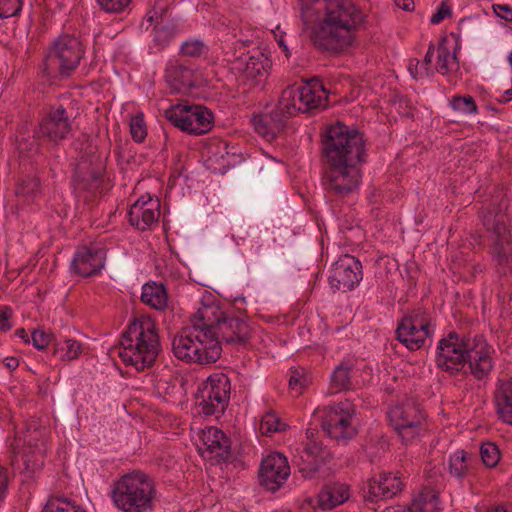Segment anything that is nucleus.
Instances as JSON below:
<instances>
[{
    "instance_id": "3c124183",
    "label": "nucleus",
    "mask_w": 512,
    "mask_h": 512,
    "mask_svg": "<svg viewBox=\"0 0 512 512\" xmlns=\"http://www.w3.org/2000/svg\"><path fill=\"white\" fill-rule=\"evenodd\" d=\"M451 106L455 111L463 114L477 113V104L474 98L470 95H456L451 100Z\"/></svg>"
},
{
    "instance_id": "e433bc0d",
    "label": "nucleus",
    "mask_w": 512,
    "mask_h": 512,
    "mask_svg": "<svg viewBox=\"0 0 512 512\" xmlns=\"http://www.w3.org/2000/svg\"><path fill=\"white\" fill-rule=\"evenodd\" d=\"M301 102L299 85L294 84L286 87L282 91L277 104L292 118L301 112V110H298Z\"/></svg>"
},
{
    "instance_id": "b1692460",
    "label": "nucleus",
    "mask_w": 512,
    "mask_h": 512,
    "mask_svg": "<svg viewBox=\"0 0 512 512\" xmlns=\"http://www.w3.org/2000/svg\"><path fill=\"white\" fill-rule=\"evenodd\" d=\"M310 39L314 46L331 54L347 51L355 41L354 34H310Z\"/></svg>"
},
{
    "instance_id": "aec40b11",
    "label": "nucleus",
    "mask_w": 512,
    "mask_h": 512,
    "mask_svg": "<svg viewBox=\"0 0 512 512\" xmlns=\"http://www.w3.org/2000/svg\"><path fill=\"white\" fill-rule=\"evenodd\" d=\"M227 313L217 303L203 304L193 315L190 327L197 328L216 340L214 334Z\"/></svg>"
},
{
    "instance_id": "09e8293b",
    "label": "nucleus",
    "mask_w": 512,
    "mask_h": 512,
    "mask_svg": "<svg viewBox=\"0 0 512 512\" xmlns=\"http://www.w3.org/2000/svg\"><path fill=\"white\" fill-rule=\"evenodd\" d=\"M40 181L35 176H25L16 187V194L33 198L39 192Z\"/></svg>"
},
{
    "instance_id": "c9c22d12",
    "label": "nucleus",
    "mask_w": 512,
    "mask_h": 512,
    "mask_svg": "<svg viewBox=\"0 0 512 512\" xmlns=\"http://www.w3.org/2000/svg\"><path fill=\"white\" fill-rule=\"evenodd\" d=\"M294 463L304 478H312L319 471L323 459L302 449L294 456Z\"/></svg>"
},
{
    "instance_id": "39448f33",
    "label": "nucleus",
    "mask_w": 512,
    "mask_h": 512,
    "mask_svg": "<svg viewBox=\"0 0 512 512\" xmlns=\"http://www.w3.org/2000/svg\"><path fill=\"white\" fill-rule=\"evenodd\" d=\"M207 335L197 328H183L172 341L175 357L187 363H215L221 357L222 347Z\"/></svg>"
},
{
    "instance_id": "2eb2a0df",
    "label": "nucleus",
    "mask_w": 512,
    "mask_h": 512,
    "mask_svg": "<svg viewBox=\"0 0 512 512\" xmlns=\"http://www.w3.org/2000/svg\"><path fill=\"white\" fill-rule=\"evenodd\" d=\"M290 475V466L287 458L274 452L263 458L258 477L261 486L269 491H277Z\"/></svg>"
},
{
    "instance_id": "423d86ee",
    "label": "nucleus",
    "mask_w": 512,
    "mask_h": 512,
    "mask_svg": "<svg viewBox=\"0 0 512 512\" xmlns=\"http://www.w3.org/2000/svg\"><path fill=\"white\" fill-rule=\"evenodd\" d=\"M323 432L339 445H346L358 434L354 424L356 407L348 399L318 408Z\"/></svg>"
},
{
    "instance_id": "1a4fd4ad",
    "label": "nucleus",
    "mask_w": 512,
    "mask_h": 512,
    "mask_svg": "<svg viewBox=\"0 0 512 512\" xmlns=\"http://www.w3.org/2000/svg\"><path fill=\"white\" fill-rule=\"evenodd\" d=\"M474 338L465 334H458L455 331L449 332L439 340L435 352V365L438 369L455 376L460 372L465 374L466 358L472 348Z\"/></svg>"
},
{
    "instance_id": "4be33fe9",
    "label": "nucleus",
    "mask_w": 512,
    "mask_h": 512,
    "mask_svg": "<svg viewBox=\"0 0 512 512\" xmlns=\"http://www.w3.org/2000/svg\"><path fill=\"white\" fill-rule=\"evenodd\" d=\"M165 81L177 93H188L196 86L194 71L177 61L170 62L166 67Z\"/></svg>"
},
{
    "instance_id": "bf43d9fd",
    "label": "nucleus",
    "mask_w": 512,
    "mask_h": 512,
    "mask_svg": "<svg viewBox=\"0 0 512 512\" xmlns=\"http://www.w3.org/2000/svg\"><path fill=\"white\" fill-rule=\"evenodd\" d=\"M132 0H97L99 6L106 12L119 13L124 11Z\"/></svg>"
},
{
    "instance_id": "864d4df0",
    "label": "nucleus",
    "mask_w": 512,
    "mask_h": 512,
    "mask_svg": "<svg viewBox=\"0 0 512 512\" xmlns=\"http://www.w3.org/2000/svg\"><path fill=\"white\" fill-rule=\"evenodd\" d=\"M64 350H59L60 359L62 361H72L77 359L82 353V345L74 339H60Z\"/></svg>"
},
{
    "instance_id": "cd10ccee",
    "label": "nucleus",
    "mask_w": 512,
    "mask_h": 512,
    "mask_svg": "<svg viewBox=\"0 0 512 512\" xmlns=\"http://www.w3.org/2000/svg\"><path fill=\"white\" fill-rule=\"evenodd\" d=\"M349 498V486L345 483L326 484L318 494V507L329 510L344 503Z\"/></svg>"
},
{
    "instance_id": "0eeeda50",
    "label": "nucleus",
    "mask_w": 512,
    "mask_h": 512,
    "mask_svg": "<svg viewBox=\"0 0 512 512\" xmlns=\"http://www.w3.org/2000/svg\"><path fill=\"white\" fill-rule=\"evenodd\" d=\"M82 42L74 34H60L43 62V72L48 77L69 76L84 56Z\"/></svg>"
},
{
    "instance_id": "7c9ffc66",
    "label": "nucleus",
    "mask_w": 512,
    "mask_h": 512,
    "mask_svg": "<svg viewBox=\"0 0 512 512\" xmlns=\"http://www.w3.org/2000/svg\"><path fill=\"white\" fill-rule=\"evenodd\" d=\"M456 43L458 41V35L451 34V39H449L448 35H444L441 37L438 47H437V62L435 69L438 73L445 75L451 71H454L458 68V63L456 62V56L451 52L450 42Z\"/></svg>"
},
{
    "instance_id": "0e129e2a",
    "label": "nucleus",
    "mask_w": 512,
    "mask_h": 512,
    "mask_svg": "<svg viewBox=\"0 0 512 512\" xmlns=\"http://www.w3.org/2000/svg\"><path fill=\"white\" fill-rule=\"evenodd\" d=\"M304 451L312 453L317 457L324 459V450L322 444L318 442L316 439H312V441H307L302 448Z\"/></svg>"
},
{
    "instance_id": "603ef678",
    "label": "nucleus",
    "mask_w": 512,
    "mask_h": 512,
    "mask_svg": "<svg viewBox=\"0 0 512 512\" xmlns=\"http://www.w3.org/2000/svg\"><path fill=\"white\" fill-rule=\"evenodd\" d=\"M363 497L366 501L372 503L386 499L383 487L381 486L377 478H372L368 480V482L363 488Z\"/></svg>"
},
{
    "instance_id": "052dcab7",
    "label": "nucleus",
    "mask_w": 512,
    "mask_h": 512,
    "mask_svg": "<svg viewBox=\"0 0 512 512\" xmlns=\"http://www.w3.org/2000/svg\"><path fill=\"white\" fill-rule=\"evenodd\" d=\"M144 21L148 22L149 25H153V32H167L166 27L162 25L164 22V15L162 13L159 15L155 10L149 11L144 17Z\"/></svg>"
},
{
    "instance_id": "c85d7f7f",
    "label": "nucleus",
    "mask_w": 512,
    "mask_h": 512,
    "mask_svg": "<svg viewBox=\"0 0 512 512\" xmlns=\"http://www.w3.org/2000/svg\"><path fill=\"white\" fill-rule=\"evenodd\" d=\"M270 65L271 62L268 56L262 51L257 50L246 61L242 78L246 81H250L251 85H257L264 80Z\"/></svg>"
},
{
    "instance_id": "774afa93",
    "label": "nucleus",
    "mask_w": 512,
    "mask_h": 512,
    "mask_svg": "<svg viewBox=\"0 0 512 512\" xmlns=\"http://www.w3.org/2000/svg\"><path fill=\"white\" fill-rule=\"evenodd\" d=\"M494 11L498 17L512 23V8L508 5H495Z\"/></svg>"
},
{
    "instance_id": "4d7b16f0",
    "label": "nucleus",
    "mask_w": 512,
    "mask_h": 512,
    "mask_svg": "<svg viewBox=\"0 0 512 512\" xmlns=\"http://www.w3.org/2000/svg\"><path fill=\"white\" fill-rule=\"evenodd\" d=\"M308 379L305 376L303 368H294L290 370L289 387L297 394H301L307 386Z\"/></svg>"
},
{
    "instance_id": "680f3d73",
    "label": "nucleus",
    "mask_w": 512,
    "mask_h": 512,
    "mask_svg": "<svg viewBox=\"0 0 512 512\" xmlns=\"http://www.w3.org/2000/svg\"><path fill=\"white\" fill-rule=\"evenodd\" d=\"M452 15L451 6L448 2V0H444L440 3L439 7L433 13V15L430 18V22L432 24H438L441 21H443L446 17H450Z\"/></svg>"
},
{
    "instance_id": "4c0bfd02",
    "label": "nucleus",
    "mask_w": 512,
    "mask_h": 512,
    "mask_svg": "<svg viewBox=\"0 0 512 512\" xmlns=\"http://www.w3.org/2000/svg\"><path fill=\"white\" fill-rule=\"evenodd\" d=\"M473 460H476L474 455L464 450L456 451L449 458L450 474L459 479L464 478L469 473Z\"/></svg>"
},
{
    "instance_id": "ea45409f",
    "label": "nucleus",
    "mask_w": 512,
    "mask_h": 512,
    "mask_svg": "<svg viewBox=\"0 0 512 512\" xmlns=\"http://www.w3.org/2000/svg\"><path fill=\"white\" fill-rule=\"evenodd\" d=\"M31 341L33 346L38 350L46 349L50 344L53 345L54 354H58L59 350H64L62 342L53 333L46 331L45 329H35L31 333Z\"/></svg>"
},
{
    "instance_id": "dca6fc26",
    "label": "nucleus",
    "mask_w": 512,
    "mask_h": 512,
    "mask_svg": "<svg viewBox=\"0 0 512 512\" xmlns=\"http://www.w3.org/2000/svg\"><path fill=\"white\" fill-rule=\"evenodd\" d=\"M290 119L291 117L277 104L269 112L253 114L250 123L259 136L267 141H273L285 133Z\"/></svg>"
},
{
    "instance_id": "c03bdc74",
    "label": "nucleus",
    "mask_w": 512,
    "mask_h": 512,
    "mask_svg": "<svg viewBox=\"0 0 512 512\" xmlns=\"http://www.w3.org/2000/svg\"><path fill=\"white\" fill-rule=\"evenodd\" d=\"M377 479L383 487L385 498L387 499L393 498L403 489V483L400 478L392 473H380Z\"/></svg>"
},
{
    "instance_id": "79ce46f5",
    "label": "nucleus",
    "mask_w": 512,
    "mask_h": 512,
    "mask_svg": "<svg viewBox=\"0 0 512 512\" xmlns=\"http://www.w3.org/2000/svg\"><path fill=\"white\" fill-rule=\"evenodd\" d=\"M74 180L76 189L79 191H86L93 195L101 187L102 174L100 171L95 170H91L85 175L76 173L74 175Z\"/></svg>"
},
{
    "instance_id": "f3484780",
    "label": "nucleus",
    "mask_w": 512,
    "mask_h": 512,
    "mask_svg": "<svg viewBox=\"0 0 512 512\" xmlns=\"http://www.w3.org/2000/svg\"><path fill=\"white\" fill-rule=\"evenodd\" d=\"M493 351L483 335L474 336V343H472V348L466 358V367L478 381L486 380L492 372L494 361L491 354Z\"/></svg>"
},
{
    "instance_id": "13d9d810",
    "label": "nucleus",
    "mask_w": 512,
    "mask_h": 512,
    "mask_svg": "<svg viewBox=\"0 0 512 512\" xmlns=\"http://www.w3.org/2000/svg\"><path fill=\"white\" fill-rule=\"evenodd\" d=\"M22 8L21 0H0V18L17 15Z\"/></svg>"
},
{
    "instance_id": "9d476101",
    "label": "nucleus",
    "mask_w": 512,
    "mask_h": 512,
    "mask_svg": "<svg viewBox=\"0 0 512 512\" xmlns=\"http://www.w3.org/2000/svg\"><path fill=\"white\" fill-rule=\"evenodd\" d=\"M164 115L172 125L194 135L209 132L213 124L212 112L202 105L178 103L166 109Z\"/></svg>"
},
{
    "instance_id": "f8f14e48",
    "label": "nucleus",
    "mask_w": 512,
    "mask_h": 512,
    "mask_svg": "<svg viewBox=\"0 0 512 512\" xmlns=\"http://www.w3.org/2000/svg\"><path fill=\"white\" fill-rule=\"evenodd\" d=\"M325 18L323 23L336 29L347 30L363 28L366 15L355 5L352 0H327L325 1Z\"/></svg>"
},
{
    "instance_id": "bb28decb",
    "label": "nucleus",
    "mask_w": 512,
    "mask_h": 512,
    "mask_svg": "<svg viewBox=\"0 0 512 512\" xmlns=\"http://www.w3.org/2000/svg\"><path fill=\"white\" fill-rule=\"evenodd\" d=\"M396 339L410 351H416L422 348L425 341L430 337V332H425L416 328L411 322L400 319L395 331Z\"/></svg>"
},
{
    "instance_id": "72a5a7b5",
    "label": "nucleus",
    "mask_w": 512,
    "mask_h": 512,
    "mask_svg": "<svg viewBox=\"0 0 512 512\" xmlns=\"http://www.w3.org/2000/svg\"><path fill=\"white\" fill-rule=\"evenodd\" d=\"M167 292L163 284H145L142 287L141 301L156 310H164L167 306Z\"/></svg>"
},
{
    "instance_id": "e2e57ef3",
    "label": "nucleus",
    "mask_w": 512,
    "mask_h": 512,
    "mask_svg": "<svg viewBox=\"0 0 512 512\" xmlns=\"http://www.w3.org/2000/svg\"><path fill=\"white\" fill-rule=\"evenodd\" d=\"M12 310L8 306L0 308V331L7 332L11 329L9 319L11 318Z\"/></svg>"
},
{
    "instance_id": "473e14b6",
    "label": "nucleus",
    "mask_w": 512,
    "mask_h": 512,
    "mask_svg": "<svg viewBox=\"0 0 512 512\" xmlns=\"http://www.w3.org/2000/svg\"><path fill=\"white\" fill-rule=\"evenodd\" d=\"M353 364L350 361H343L335 367L330 377V393H339L353 389L351 371Z\"/></svg>"
},
{
    "instance_id": "338daca9",
    "label": "nucleus",
    "mask_w": 512,
    "mask_h": 512,
    "mask_svg": "<svg viewBox=\"0 0 512 512\" xmlns=\"http://www.w3.org/2000/svg\"><path fill=\"white\" fill-rule=\"evenodd\" d=\"M172 40V34H155L153 38L154 47L160 51L164 49Z\"/></svg>"
},
{
    "instance_id": "2f4dec72",
    "label": "nucleus",
    "mask_w": 512,
    "mask_h": 512,
    "mask_svg": "<svg viewBox=\"0 0 512 512\" xmlns=\"http://www.w3.org/2000/svg\"><path fill=\"white\" fill-rule=\"evenodd\" d=\"M494 397L499 418L512 425V380H499Z\"/></svg>"
},
{
    "instance_id": "6ab92c4d",
    "label": "nucleus",
    "mask_w": 512,
    "mask_h": 512,
    "mask_svg": "<svg viewBox=\"0 0 512 512\" xmlns=\"http://www.w3.org/2000/svg\"><path fill=\"white\" fill-rule=\"evenodd\" d=\"M105 265V251L102 248L82 246L77 249L71 262V270L82 277L101 272Z\"/></svg>"
},
{
    "instance_id": "5701e85b",
    "label": "nucleus",
    "mask_w": 512,
    "mask_h": 512,
    "mask_svg": "<svg viewBox=\"0 0 512 512\" xmlns=\"http://www.w3.org/2000/svg\"><path fill=\"white\" fill-rule=\"evenodd\" d=\"M46 453L40 447L36 450L23 448V454L19 458L17 455L11 456L10 466L14 472L24 473L30 477L44 465Z\"/></svg>"
},
{
    "instance_id": "de8ad7c7",
    "label": "nucleus",
    "mask_w": 512,
    "mask_h": 512,
    "mask_svg": "<svg viewBox=\"0 0 512 512\" xmlns=\"http://www.w3.org/2000/svg\"><path fill=\"white\" fill-rule=\"evenodd\" d=\"M42 512H86L79 506L62 498L49 499Z\"/></svg>"
},
{
    "instance_id": "4468645a",
    "label": "nucleus",
    "mask_w": 512,
    "mask_h": 512,
    "mask_svg": "<svg viewBox=\"0 0 512 512\" xmlns=\"http://www.w3.org/2000/svg\"><path fill=\"white\" fill-rule=\"evenodd\" d=\"M73 122L72 114L63 105L53 106L40 122L41 136L58 144L72 134Z\"/></svg>"
},
{
    "instance_id": "a19ab883",
    "label": "nucleus",
    "mask_w": 512,
    "mask_h": 512,
    "mask_svg": "<svg viewBox=\"0 0 512 512\" xmlns=\"http://www.w3.org/2000/svg\"><path fill=\"white\" fill-rule=\"evenodd\" d=\"M196 403L200 408V413L206 416H215L220 417L224 414L226 407H221L219 404L217 407V402L214 400V397H209V393H206L202 388H198L196 393Z\"/></svg>"
},
{
    "instance_id": "a211bd4d",
    "label": "nucleus",
    "mask_w": 512,
    "mask_h": 512,
    "mask_svg": "<svg viewBox=\"0 0 512 512\" xmlns=\"http://www.w3.org/2000/svg\"><path fill=\"white\" fill-rule=\"evenodd\" d=\"M252 328L247 320L227 313L219 324L214 336L221 345V341L233 346H244L251 338Z\"/></svg>"
},
{
    "instance_id": "412c9836",
    "label": "nucleus",
    "mask_w": 512,
    "mask_h": 512,
    "mask_svg": "<svg viewBox=\"0 0 512 512\" xmlns=\"http://www.w3.org/2000/svg\"><path fill=\"white\" fill-rule=\"evenodd\" d=\"M159 216V203L154 202L151 198L148 200L138 199L128 211L129 223L141 231L147 230L157 222Z\"/></svg>"
},
{
    "instance_id": "5fc2aeb1",
    "label": "nucleus",
    "mask_w": 512,
    "mask_h": 512,
    "mask_svg": "<svg viewBox=\"0 0 512 512\" xmlns=\"http://www.w3.org/2000/svg\"><path fill=\"white\" fill-rule=\"evenodd\" d=\"M130 134L137 143H142L147 136V127L142 114L135 115L130 121Z\"/></svg>"
},
{
    "instance_id": "6e6552de",
    "label": "nucleus",
    "mask_w": 512,
    "mask_h": 512,
    "mask_svg": "<svg viewBox=\"0 0 512 512\" xmlns=\"http://www.w3.org/2000/svg\"><path fill=\"white\" fill-rule=\"evenodd\" d=\"M387 414L391 427L405 445L423 436L427 430L426 414L412 399L392 406Z\"/></svg>"
},
{
    "instance_id": "8fccbe9b",
    "label": "nucleus",
    "mask_w": 512,
    "mask_h": 512,
    "mask_svg": "<svg viewBox=\"0 0 512 512\" xmlns=\"http://www.w3.org/2000/svg\"><path fill=\"white\" fill-rule=\"evenodd\" d=\"M480 456L486 467L493 468L500 460V451L494 443L486 442L480 447Z\"/></svg>"
},
{
    "instance_id": "c756f323",
    "label": "nucleus",
    "mask_w": 512,
    "mask_h": 512,
    "mask_svg": "<svg viewBox=\"0 0 512 512\" xmlns=\"http://www.w3.org/2000/svg\"><path fill=\"white\" fill-rule=\"evenodd\" d=\"M22 439L23 448L36 450L41 446L43 452H47V429L36 419L33 418L25 422L22 428Z\"/></svg>"
},
{
    "instance_id": "f03ea898",
    "label": "nucleus",
    "mask_w": 512,
    "mask_h": 512,
    "mask_svg": "<svg viewBox=\"0 0 512 512\" xmlns=\"http://www.w3.org/2000/svg\"><path fill=\"white\" fill-rule=\"evenodd\" d=\"M119 357L125 365L143 371L153 366L160 352L157 330L150 318L133 319L120 338Z\"/></svg>"
},
{
    "instance_id": "a878e982",
    "label": "nucleus",
    "mask_w": 512,
    "mask_h": 512,
    "mask_svg": "<svg viewBox=\"0 0 512 512\" xmlns=\"http://www.w3.org/2000/svg\"><path fill=\"white\" fill-rule=\"evenodd\" d=\"M203 442L207 450L214 455L218 464L231 458L230 439L223 431L213 427L209 428L203 434Z\"/></svg>"
},
{
    "instance_id": "20e7f679",
    "label": "nucleus",
    "mask_w": 512,
    "mask_h": 512,
    "mask_svg": "<svg viewBox=\"0 0 512 512\" xmlns=\"http://www.w3.org/2000/svg\"><path fill=\"white\" fill-rule=\"evenodd\" d=\"M327 163L360 165L366 161V140L358 129L337 122L322 136Z\"/></svg>"
},
{
    "instance_id": "69168bd1",
    "label": "nucleus",
    "mask_w": 512,
    "mask_h": 512,
    "mask_svg": "<svg viewBox=\"0 0 512 512\" xmlns=\"http://www.w3.org/2000/svg\"><path fill=\"white\" fill-rule=\"evenodd\" d=\"M314 16H315L314 12L309 8H307L306 11H303L302 17H303V22L305 25L304 32H311V33L319 32V30H318L319 25H316V24L310 25V22H309L310 21L309 19H312Z\"/></svg>"
},
{
    "instance_id": "ddd939ff",
    "label": "nucleus",
    "mask_w": 512,
    "mask_h": 512,
    "mask_svg": "<svg viewBox=\"0 0 512 512\" xmlns=\"http://www.w3.org/2000/svg\"><path fill=\"white\" fill-rule=\"evenodd\" d=\"M362 264L352 255L341 256L332 266L329 276L331 288L338 291H351L362 280Z\"/></svg>"
},
{
    "instance_id": "a18cd8bd",
    "label": "nucleus",
    "mask_w": 512,
    "mask_h": 512,
    "mask_svg": "<svg viewBox=\"0 0 512 512\" xmlns=\"http://www.w3.org/2000/svg\"><path fill=\"white\" fill-rule=\"evenodd\" d=\"M401 319L408 323L411 322V324L418 329L430 332V335L432 334L431 315L423 309H414L410 313L404 315Z\"/></svg>"
},
{
    "instance_id": "f704fd0d",
    "label": "nucleus",
    "mask_w": 512,
    "mask_h": 512,
    "mask_svg": "<svg viewBox=\"0 0 512 512\" xmlns=\"http://www.w3.org/2000/svg\"><path fill=\"white\" fill-rule=\"evenodd\" d=\"M406 512H439V498L433 489H424L407 508Z\"/></svg>"
},
{
    "instance_id": "7ed1b4c3",
    "label": "nucleus",
    "mask_w": 512,
    "mask_h": 512,
    "mask_svg": "<svg viewBox=\"0 0 512 512\" xmlns=\"http://www.w3.org/2000/svg\"><path fill=\"white\" fill-rule=\"evenodd\" d=\"M156 493L153 478L140 470H134L113 483L110 496L122 512H152Z\"/></svg>"
},
{
    "instance_id": "58836bf2",
    "label": "nucleus",
    "mask_w": 512,
    "mask_h": 512,
    "mask_svg": "<svg viewBox=\"0 0 512 512\" xmlns=\"http://www.w3.org/2000/svg\"><path fill=\"white\" fill-rule=\"evenodd\" d=\"M434 49H435L434 45L430 44L428 51L426 52V55L422 62H420V60H418L417 58L410 59L409 65H408V71L414 79L423 78L426 76L433 75L431 63H432V57L434 54Z\"/></svg>"
},
{
    "instance_id": "37998d69",
    "label": "nucleus",
    "mask_w": 512,
    "mask_h": 512,
    "mask_svg": "<svg viewBox=\"0 0 512 512\" xmlns=\"http://www.w3.org/2000/svg\"><path fill=\"white\" fill-rule=\"evenodd\" d=\"M299 88L302 102L298 110L305 113L318 108L321 105L322 97L317 95L315 86L310 84H299Z\"/></svg>"
},
{
    "instance_id": "393cba45",
    "label": "nucleus",
    "mask_w": 512,
    "mask_h": 512,
    "mask_svg": "<svg viewBox=\"0 0 512 512\" xmlns=\"http://www.w3.org/2000/svg\"><path fill=\"white\" fill-rule=\"evenodd\" d=\"M209 393V397H214L217 405L221 404V407H226L230 401L231 394V383L229 377L224 373H214L210 375L200 386Z\"/></svg>"
},
{
    "instance_id": "9b49d317",
    "label": "nucleus",
    "mask_w": 512,
    "mask_h": 512,
    "mask_svg": "<svg viewBox=\"0 0 512 512\" xmlns=\"http://www.w3.org/2000/svg\"><path fill=\"white\" fill-rule=\"evenodd\" d=\"M360 180V165L328 163L322 183L330 196L344 198L358 188Z\"/></svg>"
},
{
    "instance_id": "49530a36",
    "label": "nucleus",
    "mask_w": 512,
    "mask_h": 512,
    "mask_svg": "<svg viewBox=\"0 0 512 512\" xmlns=\"http://www.w3.org/2000/svg\"><path fill=\"white\" fill-rule=\"evenodd\" d=\"M287 424L281 420L274 412H267L263 415L260 422V430L263 434H271L285 431Z\"/></svg>"
},
{
    "instance_id": "6e6d98bb",
    "label": "nucleus",
    "mask_w": 512,
    "mask_h": 512,
    "mask_svg": "<svg viewBox=\"0 0 512 512\" xmlns=\"http://www.w3.org/2000/svg\"><path fill=\"white\" fill-rule=\"evenodd\" d=\"M207 51L205 43L198 39L188 40L181 46L180 52L188 57H200Z\"/></svg>"
},
{
    "instance_id": "f257e3e1",
    "label": "nucleus",
    "mask_w": 512,
    "mask_h": 512,
    "mask_svg": "<svg viewBox=\"0 0 512 512\" xmlns=\"http://www.w3.org/2000/svg\"><path fill=\"white\" fill-rule=\"evenodd\" d=\"M508 206V198L500 192L479 212L482 224L492 233L488 253L493 269L500 278L512 275V232L509 228L510 218L506 214Z\"/></svg>"
}]
</instances>
